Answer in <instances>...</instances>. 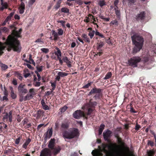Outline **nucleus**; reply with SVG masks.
I'll use <instances>...</instances> for the list:
<instances>
[{
	"label": "nucleus",
	"mask_w": 156,
	"mask_h": 156,
	"mask_svg": "<svg viewBox=\"0 0 156 156\" xmlns=\"http://www.w3.org/2000/svg\"><path fill=\"white\" fill-rule=\"evenodd\" d=\"M22 31V29H20L19 31H16L15 29L12 30V35H9L8 36L6 41L5 44L8 46L7 50L8 51H10L12 49L14 51L20 52L21 51V47L19 41L17 37H20V34Z\"/></svg>",
	"instance_id": "1"
},
{
	"label": "nucleus",
	"mask_w": 156,
	"mask_h": 156,
	"mask_svg": "<svg viewBox=\"0 0 156 156\" xmlns=\"http://www.w3.org/2000/svg\"><path fill=\"white\" fill-rule=\"evenodd\" d=\"M69 125L68 121L63 122L61 123L60 130L62 132L63 137L64 139H72L78 137L79 132L77 128H73L69 131H67L69 128Z\"/></svg>",
	"instance_id": "2"
},
{
	"label": "nucleus",
	"mask_w": 156,
	"mask_h": 156,
	"mask_svg": "<svg viewBox=\"0 0 156 156\" xmlns=\"http://www.w3.org/2000/svg\"><path fill=\"white\" fill-rule=\"evenodd\" d=\"M131 39L134 45L133 48L134 53H136L140 51L143 45L144 39L143 37L136 34L131 36Z\"/></svg>",
	"instance_id": "3"
},
{
	"label": "nucleus",
	"mask_w": 156,
	"mask_h": 156,
	"mask_svg": "<svg viewBox=\"0 0 156 156\" xmlns=\"http://www.w3.org/2000/svg\"><path fill=\"white\" fill-rule=\"evenodd\" d=\"M103 89L100 88H97L96 87H94L90 90L88 94V96H90L95 94L94 96V99L96 100H101L102 96V92Z\"/></svg>",
	"instance_id": "4"
},
{
	"label": "nucleus",
	"mask_w": 156,
	"mask_h": 156,
	"mask_svg": "<svg viewBox=\"0 0 156 156\" xmlns=\"http://www.w3.org/2000/svg\"><path fill=\"white\" fill-rule=\"evenodd\" d=\"M141 58L138 56H133L128 60V63L129 66L133 67H136L137 63L140 62Z\"/></svg>",
	"instance_id": "5"
},
{
	"label": "nucleus",
	"mask_w": 156,
	"mask_h": 156,
	"mask_svg": "<svg viewBox=\"0 0 156 156\" xmlns=\"http://www.w3.org/2000/svg\"><path fill=\"white\" fill-rule=\"evenodd\" d=\"M73 116L74 118L78 119L82 116L85 117V115L83 112L80 110H77L73 113Z\"/></svg>",
	"instance_id": "6"
},
{
	"label": "nucleus",
	"mask_w": 156,
	"mask_h": 156,
	"mask_svg": "<svg viewBox=\"0 0 156 156\" xmlns=\"http://www.w3.org/2000/svg\"><path fill=\"white\" fill-rule=\"evenodd\" d=\"M112 133V132L108 129L105 132H104L103 133V136L104 140L108 142H110V138Z\"/></svg>",
	"instance_id": "7"
},
{
	"label": "nucleus",
	"mask_w": 156,
	"mask_h": 156,
	"mask_svg": "<svg viewBox=\"0 0 156 156\" xmlns=\"http://www.w3.org/2000/svg\"><path fill=\"white\" fill-rule=\"evenodd\" d=\"M26 85L20 83L18 87L19 94H26L28 92L27 90L25 88Z\"/></svg>",
	"instance_id": "8"
},
{
	"label": "nucleus",
	"mask_w": 156,
	"mask_h": 156,
	"mask_svg": "<svg viewBox=\"0 0 156 156\" xmlns=\"http://www.w3.org/2000/svg\"><path fill=\"white\" fill-rule=\"evenodd\" d=\"M146 18V13L144 11L141 12L136 16V19L138 21H140L141 22H144Z\"/></svg>",
	"instance_id": "9"
},
{
	"label": "nucleus",
	"mask_w": 156,
	"mask_h": 156,
	"mask_svg": "<svg viewBox=\"0 0 156 156\" xmlns=\"http://www.w3.org/2000/svg\"><path fill=\"white\" fill-rule=\"evenodd\" d=\"M3 119L4 121H8V120L10 122H12V111H10L9 113L6 112L3 117Z\"/></svg>",
	"instance_id": "10"
},
{
	"label": "nucleus",
	"mask_w": 156,
	"mask_h": 156,
	"mask_svg": "<svg viewBox=\"0 0 156 156\" xmlns=\"http://www.w3.org/2000/svg\"><path fill=\"white\" fill-rule=\"evenodd\" d=\"M36 94L35 90L34 88H32L30 89L29 90L28 93L27 94V97L29 98V100L33 98L34 96Z\"/></svg>",
	"instance_id": "11"
},
{
	"label": "nucleus",
	"mask_w": 156,
	"mask_h": 156,
	"mask_svg": "<svg viewBox=\"0 0 156 156\" xmlns=\"http://www.w3.org/2000/svg\"><path fill=\"white\" fill-rule=\"evenodd\" d=\"M53 133V129L51 127L46 132L44 135V140H47L48 137L49 138H50L51 137Z\"/></svg>",
	"instance_id": "12"
},
{
	"label": "nucleus",
	"mask_w": 156,
	"mask_h": 156,
	"mask_svg": "<svg viewBox=\"0 0 156 156\" xmlns=\"http://www.w3.org/2000/svg\"><path fill=\"white\" fill-rule=\"evenodd\" d=\"M40 156H51V151L48 149L45 148L41 152Z\"/></svg>",
	"instance_id": "13"
},
{
	"label": "nucleus",
	"mask_w": 156,
	"mask_h": 156,
	"mask_svg": "<svg viewBox=\"0 0 156 156\" xmlns=\"http://www.w3.org/2000/svg\"><path fill=\"white\" fill-rule=\"evenodd\" d=\"M20 96L19 101L20 102H22L23 101H26L27 100H30L27 97V95L25 97L23 96V95L25 94H19Z\"/></svg>",
	"instance_id": "14"
},
{
	"label": "nucleus",
	"mask_w": 156,
	"mask_h": 156,
	"mask_svg": "<svg viewBox=\"0 0 156 156\" xmlns=\"http://www.w3.org/2000/svg\"><path fill=\"white\" fill-rule=\"evenodd\" d=\"M62 60L64 62L66 63L68 67L70 68L72 66L71 62L67 57H64L62 58Z\"/></svg>",
	"instance_id": "15"
},
{
	"label": "nucleus",
	"mask_w": 156,
	"mask_h": 156,
	"mask_svg": "<svg viewBox=\"0 0 156 156\" xmlns=\"http://www.w3.org/2000/svg\"><path fill=\"white\" fill-rule=\"evenodd\" d=\"M113 145V144H111L110 145H109L105 144H102V147L104 151H106L105 148L107 147H108L109 150L113 151V150L112 147V145Z\"/></svg>",
	"instance_id": "16"
},
{
	"label": "nucleus",
	"mask_w": 156,
	"mask_h": 156,
	"mask_svg": "<svg viewBox=\"0 0 156 156\" xmlns=\"http://www.w3.org/2000/svg\"><path fill=\"white\" fill-rule=\"evenodd\" d=\"M55 141V140L54 139H51L50 140L48 144V147L49 148L51 149H54Z\"/></svg>",
	"instance_id": "17"
},
{
	"label": "nucleus",
	"mask_w": 156,
	"mask_h": 156,
	"mask_svg": "<svg viewBox=\"0 0 156 156\" xmlns=\"http://www.w3.org/2000/svg\"><path fill=\"white\" fill-rule=\"evenodd\" d=\"M44 113V112L43 110L40 109L38 110L36 114L37 115L36 119H38L42 117Z\"/></svg>",
	"instance_id": "18"
},
{
	"label": "nucleus",
	"mask_w": 156,
	"mask_h": 156,
	"mask_svg": "<svg viewBox=\"0 0 156 156\" xmlns=\"http://www.w3.org/2000/svg\"><path fill=\"white\" fill-rule=\"evenodd\" d=\"M151 50V52L152 53V55L154 56L156 55V44H153L150 47Z\"/></svg>",
	"instance_id": "19"
},
{
	"label": "nucleus",
	"mask_w": 156,
	"mask_h": 156,
	"mask_svg": "<svg viewBox=\"0 0 156 156\" xmlns=\"http://www.w3.org/2000/svg\"><path fill=\"white\" fill-rule=\"evenodd\" d=\"M55 49L57 50V51L55 52V55L57 56V58L58 57H61L62 55V53L59 49L57 47L55 48Z\"/></svg>",
	"instance_id": "20"
},
{
	"label": "nucleus",
	"mask_w": 156,
	"mask_h": 156,
	"mask_svg": "<svg viewBox=\"0 0 156 156\" xmlns=\"http://www.w3.org/2000/svg\"><path fill=\"white\" fill-rule=\"evenodd\" d=\"M52 35L54 37V38L53 39V40L56 41H57L58 39V34L55 31V30H52Z\"/></svg>",
	"instance_id": "21"
},
{
	"label": "nucleus",
	"mask_w": 156,
	"mask_h": 156,
	"mask_svg": "<svg viewBox=\"0 0 156 156\" xmlns=\"http://www.w3.org/2000/svg\"><path fill=\"white\" fill-rule=\"evenodd\" d=\"M31 140L30 139L28 138L27 140H26L25 142L23 144L22 147L25 149H26L27 148V145L31 142Z\"/></svg>",
	"instance_id": "22"
},
{
	"label": "nucleus",
	"mask_w": 156,
	"mask_h": 156,
	"mask_svg": "<svg viewBox=\"0 0 156 156\" xmlns=\"http://www.w3.org/2000/svg\"><path fill=\"white\" fill-rule=\"evenodd\" d=\"M117 140V141L118 143L122 147H123L124 145V142L122 140V139L120 137H119L116 138Z\"/></svg>",
	"instance_id": "23"
},
{
	"label": "nucleus",
	"mask_w": 156,
	"mask_h": 156,
	"mask_svg": "<svg viewBox=\"0 0 156 156\" xmlns=\"http://www.w3.org/2000/svg\"><path fill=\"white\" fill-rule=\"evenodd\" d=\"M105 127V125L103 124H101L100 126V127L98 130L99 135H101Z\"/></svg>",
	"instance_id": "24"
},
{
	"label": "nucleus",
	"mask_w": 156,
	"mask_h": 156,
	"mask_svg": "<svg viewBox=\"0 0 156 156\" xmlns=\"http://www.w3.org/2000/svg\"><path fill=\"white\" fill-rule=\"evenodd\" d=\"M5 48L6 47L4 44L0 42V56L3 53L2 50H4Z\"/></svg>",
	"instance_id": "25"
},
{
	"label": "nucleus",
	"mask_w": 156,
	"mask_h": 156,
	"mask_svg": "<svg viewBox=\"0 0 156 156\" xmlns=\"http://www.w3.org/2000/svg\"><path fill=\"white\" fill-rule=\"evenodd\" d=\"M53 149L54 150V154L55 155L59 153L61 150V148L60 147H58L57 148H54Z\"/></svg>",
	"instance_id": "26"
},
{
	"label": "nucleus",
	"mask_w": 156,
	"mask_h": 156,
	"mask_svg": "<svg viewBox=\"0 0 156 156\" xmlns=\"http://www.w3.org/2000/svg\"><path fill=\"white\" fill-rule=\"evenodd\" d=\"M154 153L155 151L153 149L147 151V154L148 156H154Z\"/></svg>",
	"instance_id": "27"
},
{
	"label": "nucleus",
	"mask_w": 156,
	"mask_h": 156,
	"mask_svg": "<svg viewBox=\"0 0 156 156\" xmlns=\"http://www.w3.org/2000/svg\"><path fill=\"white\" fill-rule=\"evenodd\" d=\"M88 83L85 85L83 86L82 88L83 89H87L93 83V82H90L89 81H88Z\"/></svg>",
	"instance_id": "28"
},
{
	"label": "nucleus",
	"mask_w": 156,
	"mask_h": 156,
	"mask_svg": "<svg viewBox=\"0 0 156 156\" xmlns=\"http://www.w3.org/2000/svg\"><path fill=\"white\" fill-rule=\"evenodd\" d=\"M56 21L58 23H61V25L63 27L65 28H66V26L65 25L66 21H65L60 20L59 19H57Z\"/></svg>",
	"instance_id": "29"
},
{
	"label": "nucleus",
	"mask_w": 156,
	"mask_h": 156,
	"mask_svg": "<svg viewBox=\"0 0 156 156\" xmlns=\"http://www.w3.org/2000/svg\"><path fill=\"white\" fill-rule=\"evenodd\" d=\"M58 75H59L61 77H62L67 76L68 73L65 72H59L58 73Z\"/></svg>",
	"instance_id": "30"
},
{
	"label": "nucleus",
	"mask_w": 156,
	"mask_h": 156,
	"mask_svg": "<svg viewBox=\"0 0 156 156\" xmlns=\"http://www.w3.org/2000/svg\"><path fill=\"white\" fill-rule=\"evenodd\" d=\"M62 0H58L56 4L54 6V8L55 9H58L60 6Z\"/></svg>",
	"instance_id": "31"
},
{
	"label": "nucleus",
	"mask_w": 156,
	"mask_h": 156,
	"mask_svg": "<svg viewBox=\"0 0 156 156\" xmlns=\"http://www.w3.org/2000/svg\"><path fill=\"white\" fill-rule=\"evenodd\" d=\"M150 57V55H146L145 56H143V59L142 61L144 63L148 61Z\"/></svg>",
	"instance_id": "32"
},
{
	"label": "nucleus",
	"mask_w": 156,
	"mask_h": 156,
	"mask_svg": "<svg viewBox=\"0 0 156 156\" xmlns=\"http://www.w3.org/2000/svg\"><path fill=\"white\" fill-rule=\"evenodd\" d=\"M120 128H117L116 130L114 132V136L116 138L120 137L119 135V133L117 132L118 131H120Z\"/></svg>",
	"instance_id": "33"
},
{
	"label": "nucleus",
	"mask_w": 156,
	"mask_h": 156,
	"mask_svg": "<svg viewBox=\"0 0 156 156\" xmlns=\"http://www.w3.org/2000/svg\"><path fill=\"white\" fill-rule=\"evenodd\" d=\"M112 76V73L111 72H108L106 75L105 77L104 78L105 80H107L109 79Z\"/></svg>",
	"instance_id": "34"
},
{
	"label": "nucleus",
	"mask_w": 156,
	"mask_h": 156,
	"mask_svg": "<svg viewBox=\"0 0 156 156\" xmlns=\"http://www.w3.org/2000/svg\"><path fill=\"white\" fill-rule=\"evenodd\" d=\"M55 126L54 129L56 131H58L59 127V122L56 121L55 123Z\"/></svg>",
	"instance_id": "35"
},
{
	"label": "nucleus",
	"mask_w": 156,
	"mask_h": 156,
	"mask_svg": "<svg viewBox=\"0 0 156 156\" xmlns=\"http://www.w3.org/2000/svg\"><path fill=\"white\" fill-rule=\"evenodd\" d=\"M111 26H112V25H115L116 26H117L118 25V22L117 20H114L112 21L110 23Z\"/></svg>",
	"instance_id": "36"
},
{
	"label": "nucleus",
	"mask_w": 156,
	"mask_h": 156,
	"mask_svg": "<svg viewBox=\"0 0 156 156\" xmlns=\"http://www.w3.org/2000/svg\"><path fill=\"white\" fill-rule=\"evenodd\" d=\"M128 2V5L129 6H131L136 2V0H127Z\"/></svg>",
	"instance_id": "37"
},
{
	"label": "nucleus",
	"mask_w": 156,
	"mask_h": 156,
	"mask_svg": "<svg viewBox=\"0 0 156 156\" xmlns=\"http://www.w3.org/2000/svg\"><path fill=\"white\" fill-rule=\"evenodd\" d=\"M88 16H89V17H90V18L91 19H93L94 21L92 22V23L94 25H96L97 27L98 28V26L97 23H95V22L96 21V20H95V18H94V16L92 15H91V14H89L88 15Z\"/></svg>",
	"instance_id": "38"
},
{
	"label": "nucleus",
	"mask_w": 156,
	"mask_h": 156,
	"mask_svg": "<svg viewBox=\"0 0 156 156\" xmlns=\"http://www.w3.org/2000/svg\"><path fill=\"white\" fill-rule=\"evenodd\" d=\"M104 42L103 41H100L98 44V46L97 47V50H99V49H101V48L104 46Z\"/></svg>",
	"instance_id": "39"
},
{
	"label": "nucleus",
	"mask_w": 156,
	"mask_h": 156,
	"mask_svg": "<svg viewBox=\"0 0 156 156\" xmlns=\"http://www.w3.org/2000/svg\"><path fill=\"white\" fill-rule=\"evenodd\" d=\"M68 108V107L65 106L60 109V112L61 113L64 112Z\"/></svg>",
	"instance_id": "40"
},
{
	"label": "nucleus",
	"mask_w": 156,
	"mask_h": 156,
	"mask_svg": "<svg viewBox=\"0 0 156 156\" xmlns=\"http://www.w3.org/2000/svg\"><path fill=\"white\" fill-rule=\"evenodd\" d=\"M97 105V102L95 101L89 102V105L92 107H94Z\"/></svg>",
	"instance_id": "41"
},
{
	"label": "nucleus",
	"mask_w": 156,
	"mask_h": 156,
	"mask_svg": "<svg viewBox=\"0 0 156 156\" xmlns=\"http://www.w3.org/2000/svg\"><path fill=\"white\" fill-rule=\"evenodd\" d=\"M58 34L59 36H62V35L63 33V30L61 28L58 29Z\"/></svg>",
	"instance_id": "42"
},
{
	"label": "nucleus",
	"mask_w": 156,
	"mask_h": 156,
	"mask_svg": "<svg viewBox=\"0 0 156 156\" xmlns=\"http://www.w3.org/2000/svg\"><path fill=\"white\" fill-rule=\"evenodd\" d=\"M95 33V31L94 30H92L91 31H90L88 35L90 36V38L92 39L93 36H94V34Z\"/></svg>",
	"instance_id": "43"
},
{
	"label": "nucleus",
	"mask_w": 156,
	"mask_h": 156,
	"mask_svg": "<svg viewBox=\"0 0 156 156\" xmlns=\"http://www.w3.org/2000/svg\"><path fill=\"white\" fill-rule=\"evenodd\" d=\"M11 98L13 99H15L16 98L17 96L16 94L14 93V91L11 92Z\"/></svg>",
	"instance_id": "44"
},
{
	"label": "nucleus",
	"mask_w": 156,
	"mask_h": 156,
	"mask_svg": "<svg viewBox=\"0 0 156 156\" xmlns=\"http://www.w3.org/2000/svg\"><path fill=\"white\" fill-rule=\"evenodd\" d=\"M29 60H28L27 59L24 60L26 62L29 63L30 64H31L30 61L32 59V55L31 54H30L29 55Z\"/></svg>",
	"instance_id": "45"
},
{
	"label": "nucleus",
	"mask_w": 156,
	"mask_h": 156,
	"mask_svg": "<svg viewBox=\"0 0 156 156\" xmlns=\"http://www.w3.org/2000/svg\"><path fill=\"white\" fill-rule=\"evenodd\" d=\"M41 50L44 53H48L49 51V49L48 48H42L41 49Z\"/></svg>",
	"instance_id": "46"
},
{
	"label": "nucleus",
	"mask_w": 156,
	"mask_h": 156,
	"mask_svg": "<svg viewBox=\"0 0 156 156\" xmlns=\"http://www.w3.org/2000/svg\"><path fill=\"white\" fill-rule=\"evenodd\" d=\"M115 13L117 16V17L119 19L120 18V10H115Z\"/></svg>",
	"instance_id": "47"
},
{
	"label": "nucleus",
	"mask_w": 156,
	"mask_h": 156,
	"mask_svg": "<svg viewBox=\"0 0 156 156\" xmlns=\"http://www.w3.org/2000/svg\"><path fill=\"white\" fill-rule=\"evenodd\" d=\"M141 128V126L140 125L138 124L137 123H136V126H135V129L136 131H138Z\"/></svg>",
	"instance_id": "48"
},
{
	"label": "nucleus",
	"mask_w": 156,
	"mask_h": 156,
	"mask_svg": "<svg viewBox=\"0 0 156 156\" xmlns=\"http://www.w3.org/2000/svg\"><path fill=\"white\" fill-rule=\"evenodd\" d=\"M35 73L37 75L38 77L37 80L38 81H40L41 80V76L40 75L39 73L37 71H35Z\"/></svg>",
	"instance_id": "49"
},
{
	"label": "nucleus",
	"mask_w": 156,
	"mask_h": 156,
	"mask_svg": "<svg viewBox=\"0 0 156 156\" xmlns=\"http://www.w3.org/2000/svg\"><path fill=\"white\" fill-rule=\"evenodd\" d=\"M14 14V12H12L9 14V16L6 18H7V19H8L9 20H10L11 19V18L13 16V15Z\"/></svg>",
	"instance_id": "50"
},
{
	"label": "nucleus",
	"mask_w": 156,
	"mask_h": 156,
	"mask_svg": "<svg viewBox=\"0 0 156 156\" xmlns=\"http://www.w3.org/2000/svg\"><path fill=\"white\" fill-rule=\"evenodd\" d=\"M35 43H44V41H42V39L41 38H38L37 39L35 42Z\"/></svg>",
	"instance_id": "51"
},
{
	"label": "nucleus",
	"mask_w": 156,
	"mask_h": 156,
	"mask_svg": "<svg viewBox=\"0 0 156 156\" xmlns=\"http://www.w3.org/2000/svg\"><path fill=\"white\" fill-rule=\"evenodd\" d=\"M99 4L101 7H102L105 5V2L104 0L101 1L99 2Z\"/></svg>",
	"instance_id": "52"
},
{
	"label": "nucleus",
	"mask_w": 156,
	"mask_h": 156,
	"mask_svg": "<svg viewBox=\"0 0 156 156\" xmlns=\"http://www.w3.org/2000/svg\"><path fill=\"white\" fill-rule=\"evenodd\" d=\"M0 29L1 30H2V31L4 32H6L8 31V29L6 27H1L0 28Z\"/></svg>",
	"instance_id": "53"
},
{
	"label": "nucleus",
	"mask_w": 156,
	"mask_h": 156,
	"mask_svg": "<svg viewBox=\"0 0 156 156\" xmlns=\"http://www.w3.org/2000/svg\"><path fill=\"white\" fill-rule=\"evenodd\" d=\"M42 68H43V66H37V69L38 72H41L42 70Z\"/></svg>",
	"instance_id": "54"
},
{
	"label": "nucleus",
	"mask_w": 156,
	"mask_h": 156,
	"mask_svg": "<svg viewBox=\"0 0 156 156\" xmlns=\"http://www.w3.org/2000/svg\"><path fill=\"white\" fill-rule=\"evenodd\" d=\"M147 144L151 147H153L154 145V143L152 141L149 140L148 141Z\"/></svg>",
	"instance_id": "55"
},
{
	"label": "nucleus",
	"mask_w": 156,
	"mask_h": 156,
	"mask_svg": "<svg viewBox=\"0 0 156 156\" xmlns=\"http://www.w3.org/2000/svg\"><path fill=\"white\" fill-rule=\"evenodd\" d=\"M28 120L27 119H24L22 121L23 123V126L25 125V124H27Z\"/></svg>",
	"instance_id": "56"
},
{
	"label": "nucleus",
	"mask_w": 156,
	"mask_h": 156,
	"mask_svg": "<svg viewBox=\"0 0 156 156\" xmlns=\"http://www.w3.org/2000/svg\"><path fill=\"white\" fill-rule=\"evenodd\" d=\"M93 111V109L91 108H89L88 109V111L87 112L88 115H90L92 112Z\"/></svg>",
	"instance_id": "57"
},
{
	"label": "nucleus",
	"mask_w": 156,
	"mask_h": 156,
	"mask_svg": "<svg viewBox=\"0 0 156 156\" xmlns=\"http://www.w3.org/2000/svg\"><path fill=\"white\" fill-rule=\"evenodd\" d=\"M22 119V117L20 116L19 115H17V120L18 122H20Z\"/></svg>",
	"instance_id": "58"
},
{
	"label": "nucleus",
	"mask_w": 156,
	"mask_h": 156,
	"mask_svg": "<svg viewBox=\"0 0 156 156\" xmlns=\"http://www.w3.org/2000/svg\"><path fill=\"white\" fill-rule=\"evenodd\" d=\"M1 67L3 70H5L8 68V66L5 64H3Z\"/></svg>",
	"instance_id": "59"
},
{
	"label": "nucleus",
	"mask_w": 156,
	"mask_h": 156,
	"mask_svg": "<svg viewBox=\"0 0 156 156\" xmlns=\"http://www.w3.org/2000/svg\"><path fill=\"white\" fill-rule=\"evenodd\" d=\"M130 112H131L133 113H136L137 112L135 111L132 106H131Z\"/></svg>",
	"instance_id": "60"
},
{
	"label": "nucleus",
	"mask_w": 156,
	"mask_h": 156,
	"mask_svg": "<svg viewBox=\"0 0 156 156\" xmlns=\"http://www.w3.org/2000/svg\"><path fill=\"white\" fill-rule=\"evenodd\" d=\"M43 107V108L45 110H48L49 109V107L46 105H43V106H42Z\"/></svg>",
	"instance_id": "61"
},
{
	"label": "nucleus",
	"mask_w": 156,
	"mask_h": 156,
	"mask_svg": "<svg viewBox=\"0 0 156 156\" xmlns=\"http://www.w3.org/2000/svg\"><path fill=\"white\" fill-rule=\"evenodd\" d=\"M51 83V86L52 87L56 88V81H55V82L53 83Z\"/></svg>",
	"instance_id": "62"
},
{
	"label": "nucleus",
	"mask_w": 156,
	"mask_h": 156,
	"mask_svg": "<svg viewBox=\"0 0 156 156\" xmlns=\"http://www.w3.org/2000/svg\"><path fill=\"white\" fill-rule=\"evenodd\" d=\"M60 78L61 76H59V75H58L56 76L55 78V81L56 82L57 81H59L60 80Z\"/></svg>",
	"instance_id": "63"
},
{
	"label": "nucleus",
	"mask_w": 156,
	"mask_h": 156,
	"mask_svg": "<svg viewBox=\"0 0 156 156\" xmlns=\"http://www.w3.org/2000/svg\"><path fill=\"white\" fill-rule=\"evenodd\" d=\"M12 84L14 85H16L17 84V82L15 79H13L12 82Z\"/></svg>",
	"instance_id": "64"
}]
</instances>
